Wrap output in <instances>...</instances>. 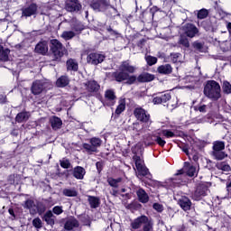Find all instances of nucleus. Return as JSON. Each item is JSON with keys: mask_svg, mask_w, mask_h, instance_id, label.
<instances>
[{"mask_svg": "<svg viewBox=\"0 0 231 231\" xmlns=\"http://www.w3.org/2000/svg\"><path fill=\"white\" fill-rule=\"evenodd\" d=\"M189 176V178H193V176H198V168L196 166H192L189 162L184 163V167L182 170L179 171L174 178L169 179L166 183L170 189H174V187H180L181 183L185 182V179H183V173Z\"/></svg>", "mask_w": 231, "mask_h": 231, "instance_id": "f257e3e1", "label": "nucleus"}, {"mask_svg": "<svg viewBox=\"0 0 231 231\" xmlns=\"http://www.w3.org/2000/svg\"><path fill=\"white\" fill-rule=\"evenodd\" d=\"M204 95L214 102L221 98V86L216 80H208L204 87Z\"/></svg>", "mask_w": 231, "mask_h": 231, "instance_id": "f03ea898", "label": "nucleus"}, {"mask_svg": "<svg viewBox=\"0 0 231 231\" xmlns=\"http://www.w3.org/2000/svg\"><path fill=\"white\" fill-rule=\"evenodd\" d=\"M136 149H140V145H135V147L132 150V152L135 154L134 155V162L138 172L137 178H140V176H149V169L145 167L143 159L136 154Z\"/></svg>", "mask_w": 231, "mask_h": 231, "instance_id": "7ed1b4c3", "label": "nucleus"}, {"mask_svg": "<svg viewBox=\"0 0 231 231\" xmlns=\"http://www.w3.org/2000/svg\"><path fill=\"white\" fill-rule=\"evenodd\" d=\"M132 228L134 230H138V228H142L143 231H151L152 230V222L147 217V216H141L135 218L132 223H131Z\"/></svg>", "mask_w": 231, "mask_h": 231, "instance_id": "20e7f679", "label": "nucleus"}, {"mask_svg": "<svg viewBox=\"0 0 231 231\" xmlns=\"http://www.w3.org/2000/svg\"><path fill=\"white\" fill-rule=\"evenodd\" d=\"M134 115L139 122L144 125V127H151L152 121L151 120V115L145 111L143 108H135Z\"/></svg>", "mask_w": 231, "mask_h": 231, "instance_id": "39448f33", "label": "nucleus"}, {"mask_svg": "<svg viewBox=\"0 0 231 231\" xmlns=\"http://www.w3.org/2000/svg\"><path fill=\"white\" fill-rule=\"evenodd\" d=\"M51 88V84L50 82L36 80L32 83L31 91L32 95H41L42 91H46V89H50Z\"/></svg>", "mask_w": 231, "mask_h": 231, "instance_id": "423d86ee", "label": "nucleus"}, {"mask_svg": "<svg viewBox=\"0 0 231 231\" xmlns=\"http://www.w3.org/2000/svg\"><path fill=\"white\" fill-rule=\"evenodd\" d=\"M113 77L116 82H124L126 80V84H134L136 82V76H130L129 73L120 70V72H115Z\"/></svg>", "mask_w": 231, "mask_h": 231, "instance_id": "0eeeda50", "label": "nucleus"}, {"mask_svg": "<svg viewBox=\"0 0 231 231\" xmlns=\"http://www.w3.org/2000/svg\"><path fill=\"white\" fill-rule=\"evenodd\" d=\"M100 145H102V140L98 137H93L89 140V143L83 144V149H85L87 152H97Z\"/></svg>", "mask_w": 231, "mask_h": 231, "instance_id": "6e6552de", "label": "nucleus"}, {"mask_svg": "<svg viewBox=\"0 0 231 231\" xmlns=\"http://www.w3.org/2000/svg\"><path fill=\"white\" fill-rule=\"evenodd\" d=\"M208 194V185L202 183L197 187L191 198L195 201H199L201 199L205 198V196H207Z\"/></svg>", "mask_w": 231, "mask_h": 231, "instance_id": "1a4fd4ad", "label": "nucleus"}, {"mask_svg": "<svg viewBox=\"0 0 231 231\" xmlns=\"http://www.w3.org/2000/svg\"><path fill=\"white\" fill-rule=\"evenodd\" d=\"M51 50L55 59H60L66 53V48L58 40H51Z\"/></svg>", "mask_w": 231, "mask_h": 231, "instance_id": "9d476101", "label": "nucleus"}, {"mask_svg": "<svg viewBox=\"0 0 231 231\" xmlns=\"http://www.w3.org/2000/svg\"><path fill=\"white\" fill-rule=\"evenodd\" d=\"M182 32L185 33V35H187V37L193 39V37L198 35L199 30H198V28L192 23H186L184 26H182Z\"/></svg>", "mask_w": 231, "mask_h": 231, "instance_id": "9b49d317", "label": "nucleus"}, {"mask_svg": "<svg viewBox=\"0 0 231 231\" xmlns=\"http://www.w3.org/2000/svg\"><path fill=\"white\" fill-rule=\"evenodd\" d=\"M105 59H106V56L94 52V53H90L87 57V61L88 64H93L94 66H97V64H100L101 62H104Z\"/></svg>", "mask_w": 231, "mask_h": 231, "instance_id": "f8f14e48", "label": "nucleus"}, {"mask_svg": "<svg viewBox=\"0 0 231 231\" xmlns=\"http://www.w3.org/2000/svg\"><path fill=\"white\" fill-rule=\"evenodd\" d=\"M116 104V95L115 94V90L107 89L105 92V106H114Z\"/></svg>", "mask_w": 231, "mask_h": 231, "instance_id": "ddd939ff", "label": "nucleus"}, {"mask_svg": "<svg viewBox=\"0 0 231 231\" xmlns=\"http://www.w3.org/2000/svg\"><path fill=\"white\" fill-rule=\"evenodd\" d=\"M65 8L67 12H79L81 5L79 4V0H67Z\"/></svg>", "mask_w": 231, "mask_h": 231, "instance_id": "4468645a", "label": "nucleus"}, {"mask_svg": "<svg viewBox=\"0 0 231 231\" xmlns=\"http://www.w3.org/2000/svg\"><path fill=\"white\" fill-rule=\"evenodd\" d=\"M109 6V4L106 0H97L94 3H92L91 7L93 10H96L97 12H104Z\"/></svg>", "mask_w": 231, "mask_h": 231, "instance_id": "2eb2a0df", "label": "nucleus"}, {"mask_svg": "<svg viewBox=\"0 0 231 231\" xmlns=\"http://www.w3.org/2000/svg\"><path fill=\"white\" fill-rule=\"evenodd\" d=\"M37 14V5L35 4H31L28 7L23 9V17H32Z\"/></svg>", "mask_w": 231, "mask_h": 231, "instance_id": "dca6fc26", "label": "nucleus"}, {"mask_svg": "<svg viewBox=\"0 0 231 231\" xmlns=\"http://www.w3.org/2000/svg\"><path fill=\"white\" fill-rule=\"evenodd\" d=\"M120 71H124L125 73H134L136 71V67L131 65L129 61H124L119 67Z\"/></svg>", "mask_w": 231, "mask_h": 231, "instance_id": "f3484780", "label": "nucleus"}, {"mask_svg": "<svg viewBox=\"0 0 231 231\" xmlns=\"http://www.w3.org/2000/svg\"><path fill=\"white\" fill-rule=\"evenodd\" d=\"M179 205L182 208V210H190V207L192 205V202H190V199L187 197H181L179 199Z\"/></svg>", "mask_w": 231, "mask_h": 231, "instance_id": "a211bd4d", "label": "nucleus"}, {"mask_svg": "<svg viewBox=\"0 0 231 231\" xmlns=\"http://www.w3.org/2000/svg\"><path fill=\"white\" fill-rule=\"evenodd\" d=\"M73 228H79V220L75 217H70L65 223V230H73Z\"/></svg>", "mask_w": 231, "mask_h": 231, "instance_id": "6ab92c4d", "label": "nucleus"}, {"mask_svg": "<svg viewBox=\"0 0 231 231\" xmlns=\"http://www.w3.org/2000/svg\"><path fill=\"white\" fill-rule=\"evenodd\" d=\"M73 176L76 180H84V176H86V170L81 166H77L73 170Z\"/></svg>", "mask_w": 231, "mask_h": 231, "instance_id": "aec40b11", "label": "nucleus"}, {"mask_svg": "<svg viewBox=\"0 0 231 231\" xmlns=\"http://www.w3.org/2000/svg\"><path fill=\"white\" fill-rule=\"evenodd\" d=\"M10 60V50L0 45V61L8 62Z\"/></svg>", "mask_w": 231, "mask_h": 231, "instance_id": "412c9836", "label": "nucleus"}, {"mask_svg": "<svg viewBox=\"0 0 231 231\" xmlns=\"http://www.w3.org/2000/svg\"><path fill=\"white\" fill-rule=\"evenodd\" d=\"M35 51L36 53L45 55V53H48V43L46 42H39L35 47Z\"/></svg>", "mask_w": 231, "mask_h": 231, "instance_id": "4be33fe9", "label": "nucleus"}, {"mask_svg": "<svg viewBox=\"0 0 231 231\" xmlns=\"http://www.w3.org/2000/svg\"><path fill=\"white\" fill-rule=\"evenodd\" d=\"M137 198L141 203H148L149 202V195H147V192L143 190V189H139L136 191Z\"/></svg>", "mask_w": 231, "mask_h": 231, "instance_id": "5701e85b", "label": "nucleus"}, {"mask_svg": "<svg viewBox=\"0 0 231 231\" xmlns=\"http://www.w3.org/2000/svg\"><path fill=\"white\" fill-rule=\"evenodd\" d=\"M51 125L54 131L62 127V120L57 116H53L50 119Z\"/></svg>", "mask_w": 231, "mask_h": 231, "instance_id": "b1692460", "label": "nucleus"}, {"mask_svg": "<svg viewBox=\"0 0 231 231\" xmlns=\"http://www.w3.org/2000/svg\"><path fill=\"white\" fill-rule=\"evenodd\" d=\"M86 87L88 91H89L90 93H95L96 91H98V89H100V85H98V83H97V81L95 80L88 81L86 84Z\"/></svg>", "mask_w": 231, "mask_h": 231, "instance_id": "393cba45", "label": "nucleus"}, {"mask_svg": "<svg viewBox=\"0 0 231 231\" xmlns=\"http://www.w3.org/2000/svg\"><path fill=\"white\" fill-rule=\"evenodd\" d=\"M157 70L162 75H170V73H172V67L171 64L161 65Z\"/></svg>", "mask_w": 231, "mask_h": 231, "instance_id": "a878e982", "label": "nucleus"}, {"mask_svg": "<svg viewBox=\"0 0 231 231\" xmlns=\"http://www.w3.org/2000/svg\"><path fill=\"white\" fill-rule=\"evenodd\" d=\"M132 129L136 134H142V133H143V130L149 129V127L145 126L144 124L143 125H142V124L136 122L132 125Z\"/></svg>", "mask_w": 231, "mask_h": 231, "instance_id": "bb28decb", "label": "nucleus"}, {"mask_svg": "<svg viewBox=\"0 0 231 231\" xmlns=\"http://www.w3.org/2000/svg\"><path fill=\"white\" fill-rule=\"evenodd\" d=\"M24 208L30 210V214L34 215L37 212V206L32 199L25 201Z\"/></svg>", "mask_w": 231, "mask_h": 231, "instance_id": "cd10ccee", "label": "nucleus"}, {"mask_svg": "<svg viewBox=\"0 0 231 231\" xmlns=\"http://www.w3.org/2000/svg\"><path fill=\"white\" fill-rule=\"evenodd\" d=\"M68 84H69V78H68V76H61L56 81L58 88H66Z\"/></svg>", "mask_w": 231, "mask_h": 231, "instance_id": "c85d7f7f", "label": "nucleus"}, {"mask_svg": "<svg viewBox=\"0 0 231 231\" xmlns=\"http://www.w3.org/2000/svg\"><path fill=\"white\" fill-rule=\"evenodd\" d=\"M138 82H152L154 80V75L149 73H143L137 78Z\"/></svg>", "mask_w": 231, "mask_h": 231, "instance_id": "c756f323", "label": "nucleus"}, {"mask_svg": "<svg viewBox=\"0 0 231 231\" xmlns=\"http://www.w3.org/2000/svg\"><path fill=\"white\" fill-rule=\"evenodd\" d=\"M67 69L68 71H78L79 62L73 59L67 60Z\"/></svg>", "mask_w": 231, "mask_h": 231, "instance_id": "7c9ffc66", "label": "nucleus"}, {"mask_svg": "<svg viewBox=\"0 0 231 231\" xmlns=\"http://www.w3.org/2000/svg\"><path fill=\"white\" fill-rule=\"evenodd\" d=\"M29 118H30V113H28V112H21V113H19L16 116L15 120L19 124H23V122L28 121Z\"/></svg>", "mask_w": 231, "mask_h": 231, "instance_id": "2f4dec72", "label": "nucleus"}, {"mask_svg": "<svg viewBox=\"0 0 231 231\" xmlns=\"http://www.w3.org/2000/svg\"><path fill=\"white\" fill-rule=\"evenodd\" d=\"M71 30H73L77 33H80V32H82V30H84V25L82 24V23H80V22H79L77 20L72 21V23H71Z\"/></svg>", "mask_w": 231, "mask_h": 231, "instance_id": "473e14b6", "label": "nucleus"}, {"mask_svg": "<svg viewBox=\"0 0 231 231\" xmlns=\"http://www.w3.org/2000/svg\"><path fill=\"white\" fill-rule=\"evenodd\" d=\"M88 203L91 208H97V207L100 205V199L97 197L88 196Z\"/></svg>", "mask_w": 231, "mask_h": 231, "instance_id": "72a5a7b5", "label": "nucleus"}, {"mask_svg": "<svg viewBox=\"0 0 231 231\" xmlns=\"http://www.w3.org/2000/svg\"><path fill=\"white\" fill-rule=\"evenodd\" d=\"M162 136L163 135H160L158 134V131L152 135V137L154 138V142H156V143H158V145H160L161 147H163L167 143V142H165V140H163Z\"/></svg>", "mask_w": 231, "mask_h": 231, "instance_id": "f704fd0d", "label": "nucleus"}, {"mask_svg": "<svg viewBox=\"0 0 231 231\" xmlns=\"http://www.w3.org/2000/svg\"><path fill=\"white\" fill-rule=\"evenodd\" d=\"M125 111V99L119 100V105L116 109V115H122Z\"/></svg>", "mask_w": 231, "mask_h": 231, "instance_id": "c9c22d12", "label": "nucleus"}, {"mask_svg": "<svg viewBox=\"0 0 231 231\" xmlns=\"http://www.w3.org/2000/svg\"><path fill=\"white\" fill-rule=\"evenodd\" d=\"M158 134H160V136H165V138H174V136H176L171 130H159Z\"/></svg>", "mask_w": 231, "mask_h": 231, "instance_id": "e433bc0d", "label": "nucleus"}, {"mask_svg": "<svg viewBox=\"0 0 231 231\" xmlns=\"http://www.w3.org/2000/svg\"><path fill=\"white\" fill-rule=\"evenodd\" d=\"M61 37L65 41H69V40L73 39V37H75V32H73V31H65V32H62Z\"/></svg>", "mask_w": 231, "mask_h": 231, "instance_id": "4c0bfd02", "label": "nucleus"}, {"mask_svg": "<svg viewBox=\"0 0 231 231\" xmlns=\"http://www.w3.org/2000/svg\"><path fill=\"white\" fill-rule=\"evenodd\" d=\"M213 156L216 158V160H224V158H226V153H225L222 151H213Z\"/></svg>", "mask_w": 231, "mask_h": 231, "instance_id": "58836bf2", "label": "nucleus"}, {"mask_svg": "<svg viewBox=\"0 0 231 231\" xmlns=\"http://www.w3.org/2000/svg\"><path fill=\"white\" fill-rule=\"evenodd\" d=\"M145 60H146L148 66H154V64H156V62H158V58L151 56V55H147V56H145Z\"/></svg>", "mask_w": 231, "mask_h": 231, "instance_id": "ea45409f", "label": "nucleus"}, {"mask_svg": "<svg viewBox=\"0 0 231 231\" xmlns=\"http://www.w3.org/2000/svg\"><path fill=\"white\" fill-rule=\"evenodd\" d=\"M225 149V143L221 141H217L213 144V151H223Z\"/></svg>", "mask_w": 231, "mask_h": 231, "instance_id": "a19ab883", "label": "nucleus"}, {"mask_svg": "<svg viewBox=\"0 0 231 231\" xmlns=\"http://www.w3.org/2000/svg\"><path fill=\"white\" fill-rule=\"evenodd\" d=\"M63 194L68 198H75V196H77V192L75 191V189H63Z\"/></svg>", "mask_w": 231, "mask_h": 231, "instance_id": "79ce46f5", "label": "nucleus"}, {"mask_svg": "<svg viewBox=\"0 0 231 231\" xmlns=\"http://www.w3.org/2000/svg\"><path fill=\"white\" fill-rule=\"evenodd\" d=\"M217 169L220 171H224L225 172L230 171V166L225 162L218 163L217 165Z\"/></svg>", "mask_w": 231, "mask_h": 231, "instance_id": "37998d69", "label": "nucleus"}, {"mask_svg": "<svg viewBox=\"0 0 231 231\" xmlns=\"http://www.w3.org/2000/svg\"><path fill=\"white\" fill-rule=\"evenodd\" d=\"M223 91H224V93H226L227 95H230V93H231V85L228 81H224V83H223Z\"/></svg>", "mask_w": 231, "mask_h": 231, "instance_id": "c03bdc74", "label": "nucleus"}, {"mask_svg": "<svg viewBox=\"0 0 231 231\" xmlns=\"http://www.w3.org/2000/svg\"><path fill=\"white\" fill-rule=\"evenodd\" d=\"M180 43L182 44L185 48H189L190 43L189 42V39L183 35H180Z\"/></svg>", "mask_w": 231, "mask_h": 231, "instance_id": "a18cd8bd", "label": "nucleus"}, {"mask_svg": "<svg viewBox=\"0 0 231 231\" xmlns=\"http://www.w3.org/2000/svg\"><path fill=\"white\" fill-rule=\"evenodd\" d=\"M120 181H122V179H108V183L110 187H114L115 189H116V187H118V183H120Z\"/></svg>", "mask_w": 231, "mask_h": 231, "instance_id": "49530a36", "label": "nucleus"}, {"mask_svg": "<svg viewBox=\"0 0 231 231\" xmlns=\"http://www.w3.org/2000/svg\"><path fill=\"white\" fill-rule=\"evenodd\" d=\"M32 225L35 228H42V220H41L39 217H36L32 220Z\"/></svg>", "mask_w": 231, "mask_h": 231, "instance_id": "de8ad7c7", "label": "nucleus"}, {"mask_svg": "<svg viewBox=\"0 0 231 231\" xmlns=\"http://www.w3.org/2000/svg\"><path fill=\"white\" fill-rule=\"evenodd\" d=\"M208 15V11H207V9H201L198 13L199 19H205Z\"/></svg>", "mask_w": 231, "mask_h": 231, "instance_id": "09e8293b", "label": "nucleus"}, {"mask_svg": "<svg viewBox=\"0 0 231 231\" xmlns=\"http://www.w3.org/2000/svg\"><path fill=\"white\" fill-rule=\"evenodd\" d=\"M60 167H62L63 169H69V167H71V163L69 162V160L68 159L61 160Z\"/></svg>", "mask_w": 231, "mask_h": 231, "instance_id": "8fccbe9b", "label": "nucleus"}, {"mask_svg": "<svg viewBox=\"0 0 231 231\" xmlns=\"http://www.w3.org/2000/svg\"><path fill=\"white\" fill-rule=\"evenodd\" d=\"M52 212L53 214H55L56 216H60V214H62V212H64V210L62 209V206H55L52 208Z\"/></svg>", "mask_w": 231, "mask_h": 231, "instance_id": "3c124183", "label": "nucleus"}, {"mask_svg": "<svg viewBox=\"0 0 231 231\" xmlns=\"http://www.w3.org/2000/svg\"><path fill=\"white\" fill-rule=\"evenodd\" d=\"M161 100H162V104H165V102H169V100H171V94L166 93L164 95H162Z\"/></svg>", "mask_w": 231, "mask_h": 231, "instance_id": "603ef678", "label": "nucleus"}, {"mask_svg": "<svg viewBox=\"0 0 231 231\" xmlns=\"http://www.w3.org/2000/svg\"><path fill=\"white\" fill-rule=\"evenodd\" d=\"M153 208L154 210H156L157 212H162L163 211V206L159 204V203H154L153 204Z\"/></svg>", "mask_w": 231, "mask_h": 231, "instance_id": "864d4df0", "label": "nucleus"}, {"mask_svg": "<svg viewBox=\"0 0 231 231\" xmlns=\"http://www.w3.org/2000/svg\"><path fill=\"white\" fill-rule=\"evenodd\" d=\"M193 48H195V50H201V48H203V44L199 42H193Z\"/></svg>", "mask_w": 231, "mask_h": 231, "instance_id": "5fc2aeb1", "label": "nucleus"}, {"mask_svg": "<svg viewBox=\"0 0 231 231\" xmlns=\"http://www.w3.org/2000/svg\"><path fill=\"white\" fill-rule=\"evenodd\" d=\"M109 32H110V35H111V37H113V39H118V37H120V33L116 32V31L109 30Z\"/></svg>", "mask_w": 231, "mask_h": 231, "instance_id": "6e6d98bb", "label": "nucleus"}, {"mask_svg": "<svg viewBox=\"0 0 231 231\" xmlns=\"http://www.w3.org/2000/svg\"><path fill=\"white\" fill-rule=\"evenodd\" d=\"M153 104H162V97H156L153 98L152 100Z\"/></svg>", "mask_w": 231, "mask_h": 231, "instance_id": "4d7b16f0", "label": "nucleus"}, {"mask_svg": "<svg viewBox=\"0 0 231 231\" xmlns=\"http://www.w3.org/2000/svg\"><path fill=\"white\" fill-rule=\"evenodd\" d=\"M44 219L48 225H55V220L53 218L44 217Z\"/></svg>", "mask_w": 231, "mask_h": 231, "instance_id": "13d9d810", "label": "nucleus"}, {"mask_svg": "<svg viewBox=\"0 0 231 231\" xmlns=\"http://www.w3.org/2000/svg\"><path fill=\"white\" fill-rule=\"evenodd\" d=\"M199 111L200 113H207V105H202V106H199Z\"/></svg>", "mask_w": 231, "mask_h": 231, "instance_id": "bf43d9fd", "label": "nucleus"}, {"mask_svg": "<svg viewBox=\"0 0 231 231\" xmlns=\"http://www.w3.org/2000/svg\"><path fill=\"white\" fill-rule=\"evenodd\" d=\"M0 104H6V96L0 95Z\"/></svg>", "mask_w": 231, "mask_h": 231, "instance_id": "052dcab7", "label": "nucleus"}, {"mask_svg": "<svg viewBox=\"0 0 231 231\" xmlns=\"http://www.w3.org/2000/svg\"><path fill=\"white\" fill-rule=\"evenodd\" d=\"M44 217H47V218H53V212L51 211H47Z\"/></svg>", "mask_w": 231, "mask_h": 231, "instance_id": "680f3d73", "label": "nucleus"}, {"mask_svg": "<svg viewBox=\"0 0 231 231\" xmlns=\"http://www.w3.org/2000/svg\"><path fill=\"white\" fill-rule=\"evenodd\" d=\"M226 189H227V192H230V190H231V180L226 183Z\"/></svg>", "mask_w": 231, "mask_h": 231, "instance_id": "e2e57ef3", "label": "nucleus"}, {"mask_svg": "<svg viewBox=\"0 0 231 231\" xmlns=\"http://www.w3.org/2000/svg\"><path fill=\"white\" fill-rule=\"evenodd\" d=\"M171 57H173V59H178L180 57V54L174 53V54H171Z\"/></svg>", "mask_w": 231, "mask_h": 231, "instance_id": "0e129e2a", "label": "nucleus"}, {"mask_svg": "<svg viewBox=\"0 0 231 231\" xmlns=\"http://www.w3.org/2000/svg\"><path fill=\"white\" fill-rule=\"evenodd\" d=\"M183 152H185L186 154H189V149H187V147L182 148Z\"/></svg>", "mask_w": 231, "mask_h": 231, "instance_id": "69168bd1", "label": "nucleus"}, {"mask_svg": "<svg viewBox=\"0 0 231 231\" xmlns=\"http://www.w3.org/2000/svg\"><path fill=\"white\" fill-rule=\"evenodd\" d=\"M227 30L229 32H231V23H227Z\"/></svg>", "mask_w": 231, "mask_h": 231, "instance_id": "338daca9", "label": "nucleus"}, {"mask_svg": "<svg viewBox=\"0 0 231 231\" xmlns=\"http://www.w3.org/2000/svg\"><path fill=\"white\" fill-rule=\"evenodd\" d=\"M8 212H9V214H10L11 216H14V209L10 208V209L8 210Z\"/></svg>", "mask_w": 231, "mask_h": 231, "instance_id": "774afa93", "label": "nucleus"}]
</instances>
